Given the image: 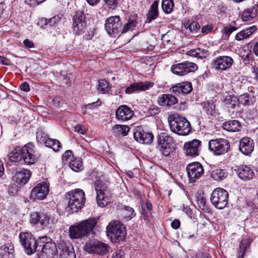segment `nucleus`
<instances>
[{"label":"nucleus","mask_w":258,"mask_h":258,"mask_svg":"<svg viewBox=\"0 0 258 258\" xmlns=\"http://www.w3.org/2000/svg\"><path fill=\"white\" fill-rule=\"evenodd\" d=\"M97 224V220L91 218L71 225L69 228V235L72 239H79L87 236L91 232Z\"/></svg>","instance_id":"obj_1"},{"label":"nucleus","mask_w":258,"mask_h":258,"mask_svg":"<svg viewBox=\"0 0 258 258\" xmlns=\"http://www.w3.org/2000/svg\"><path fill=\"white\" fill-rule=\"evenodd\" d=\"M37 248L39 258H57V249L55 244L47 236L39 237L37 239Z\"/></svg>","instance_id":"obj_2"},{"label":"nucleus","mask_w":258,"mask_h":258,"mask_svg":"<svg viewBox=\"0 0 258 258\" xmlns=\"http://www.w3.org/2000/svg\"><path fill=\"white\" fill-rule=\"evenodd\" d=\"M106 234L112 242H119L123 241L126 237V227L120 221L113 220L106 227Z\"/></svg>","instance_id":"obj_3"},{"label":"nucleus","mask_w":258,"mask_h":258,"mask_svg":"<svg viewBox=\"0 0 258 258\" xmlns=\"http://www.w3.org/2000/svg\"><path fill=\"white\" fill-rule=\"evenodd\" d=\"M66 198L69 200L68 208L72 212H77L81 210L84 207L86 201L85 192L80 188L68 192Z\"/></svg>","instance_id":"obj_4"},{"label":"nucleus","mask_w":258,"mask_h":258,"mask_svg":"<svg viewBox=\"0 0 258 258\" xmlns=\"http://www.w3.org/2000/svg\"><path fill=\"white\" fill-rule=\"evenodd\" d=\"M169 123L171 132L178 135L186 136L191 131L190 123L184 117L175 116Z\"/></svg>","instance_id":"obj_5"},{"label":"nucleus","mask_w":258,"mask_h":258,"mask_svg":"<svg viewBox=\"0 0 258 258\" xmlns=\"http://www.w3.org/2000/svg\"><path fill=\"white\" fill-rule=\"evenodd\" d=\"M85 249L89 253L98 255L97 258H107L109 251V246L107 244L97 240H90L87 242Z\"/></svg>","instance_id":"obj_6"},{"label":"nucleus","mask_w":258,"mask_h":258,"mask_svg":"<svg viewBox=\"0 0 258 258\" xmlns=\"http://www.w3.org/2000/svg\"><path fill=\"white\" fill-rule=\"evenodd\" d=\"M95 188L98 205L101 207H105L110 200L111 194L109 189L105 183L100 180L95 182Z\"/></svg>","instance_id":"obj_7"},{"label":"nucleus","mask_w":258,"mask_h":258,"mask_svg":"<svg viewBox=\"0 0 258 258\" xmlns=\"http://www.w3.org/2000/svg\"><path fill=\"white\" fill-rule=\"evenodd\" d=\"M229 194L224 189L217 188L211 194L210 201L212 204L218 209H223L227 205Z\"/></svg>","instance_id":"obj_8"},{"label":"nucleus","mask_w":258,"mask_h":258,"mask_svg":"<svg viewBox=\"0 0 258 258\" xmlns=\"http://www.w3.org/2000/svg\"><path fill=\"white\" fill-rule=\"evenodd\" d=\"M230 148L229 142L222 138L212 139L209 141V149L214 155H222L228 152Z\"/></svg>","instance_id":"obj_9"},{"label":"nucleus","mask_w":258,"mask_h":258,"mask_svg":"<svg viewBox=\"0 0 258 258\" xmlns=\"http://www.w3.org/2000/svg\"><path fill=\"white\" fill-rule=\"evenodd\" d=\"M73 33L76 35L84 34L87 29L86 15L83 11L76 12L73 18Z\"/></svg>","instance_id":"obj_10"},{"label":"nucleus","mask_w":258,"mask_h":258,"mask_svg":"<svg viewBox=\"0 0 258 258\" xmlns=\"http://www.w3.org/2000/svg\"><path fill=\"white\" fill-rule=\"evenodd\" d=\"M158 148L161 154L168 156L173 151V138L165 133H161L158 137Z\"/></svg>","instance_id":"obj_11"},{"label":"nucleus","mask_w":258,"mask_h":258,"mask_svg":"<svg viewBox=\"0 0 258 258\" xmlns=\"http://www.w3.org/2000/svg\"><path fill=\"white\" fill-rule=\"evenodd\" d=\"M19 239L21 245L28 254H32L36 251L37 240H35L32 234L28 232H21L19 234Z\"/></svg>","instance_id":"obj_12"},{"label":"nucleus","mask_w":258,"mask_h":258,"mask_svg":"<svg viewBox=\"0 0 258 258\" xmlns=\"http://www.w3.org/2000/svg\"><path fill=\"white\" fill-rule=\"evenodd\" d=\"M22 153L23 160L26 164L29 165L35 163L41 156L31 143H28L22 148Z\"/></svg>","instance_id":"obj_13"},{"label":"nucleus","mask_w":258,"mask_h":258,"mask_svg":"<svg viewBox=\"0 0 258 258\" xmlns=\"http://www.w3.org/2000/svg\"><path fill=\"white\" fill-rule=\"evenodd\" d=\"M122 23L118 16H111L105 21V29L108 34L112 37H115L121 30Z\"/></svg>","instance_id":"obj_14"},{"label":"nucleus","mask_w":258,"mask_h":258,"mask_svg":"<svg viewBox=\"0 0 258 258\" xmlns=\"http://www.w3.org/2000/svg\"><path fill=\"white\" fill-rule=\"evenodd\" d=\"M198 66L192 62L184 61L171 66V71L175 75L184 76L198 69Z\"/></svg>","instance_id":"obj_15"},{"label":"nucleus","mask_w":258,"mask_h":258,"mask_svg":"<svg viewBox=\"0 0 258 258\" xmlns=\"http://www.w3.org/2000/svg\"><path fill=\"white\" fill-rule=\"evenodd\" d=\"M186 170L190 182H195L204 173L203 167L199 162L189 164L186 167Z\"/></svg>","instance_id":"obj_16"},{"label":"nucleus","mask_w":258,"mask_h":258,"mask_svg":"<svg viewBox=\"0 0 258 258\" xmlns=\"http://www.w3.org/2000/svg\"><path fill=\"white\" fill-rule=\"evenodd\" d=\"M234 63L232 57L229 56H219L214 59L212 61V67L216 70H226L231 67Z\"/></svg>","instance_id":"obj_17"},{"label":"nucleus","mask_w":258,"mask_h":258,"mask_svg":"<svg viewBox=\"0 0 258 258\" xmlns=\"http://www.w3.org/2000/svg\"><path fill=\"white\" fill-rule=\"evenodd\" d=\"M49 191V186L46 183L37 184L32 190L30 199L33 200H43Z\"/></svg>","instance_id":"obj_18"},{"label":"nucleus","mask_w":258,"mask_h":258,"mask_svg":"<svg viewBox=\"0 0 258 258\" xmlns=\"http://www.w3.org/2000/svg\"><path fill=\"white\" fill-rule=\"evenodd\" d=\"M134 137L137 142L144 144H151L154 139L152 133L145 132L140 126L135 127Z\"/></svg>","instance_id":"obj_19"},{"label":"nucleus","mask_w":258,"mask_h":258,"mask_svg":"<svg viewBox=\"0 0 258 258\" xmlns=\"http://www.w3.org/2000/svg\"><path fill=\"white\" fill-rule=\"evenodd\" d=\"M234 171L238 177L244 181L252 179L254 175L253 169L250 167L245 165L237 166Z\"/></svg>","instance_id":"obj_20"},{"label":"nucleus","mask_w":258,"mask_h":258,"mask_svg":"<svg viewBox=\"0 0 258 258\" xmlns=\"http://www.w3.org/2000/svg\"><path fill=\"white\" fill-rule=\"evenodd\" d=\"M192 90V86L189 82H183L176 84L170 89V92L174 95L187 94Z\"/></svg>","instance_id":"obj_21"},{"label":"nucleus","mask_w":258,"mask_h":258,"mask_svg":"<svg viewBox=\"0 0 258 258\" xmlns=\"http://www.w3.org/2000/svg\"><path fill=\"white\" fill-rule=\"evenodd\" d=\"M134 111L126 105L119 106L115 111L116 119L123 121L131 119L134 116Z\"/></svg>","instance_id":"obj_22"},{"label":"nucleus","mask_w":258,"mask_h":258,"mask_svg":"<svg viewBox=\"0 0 258 258\" xmlns=\"http://www.w3.org/2000/svg\"><path fill=\"white\" fill-rule=\"evenodd\" d=\"M201 147V142L198 140L185 143L184 145L185 153L187 156H197L199 153V149Z\"/></svg>","instance_id":"obj_23"},{"label":"nucleus","mask_w":258,"mask_h":258,"mask_svg":"<svg viewBox=\"0 0 258 258\" xmlns=\"http://www.w3.org/2000/svg\"><path fill=\"white\" fill-rule=\"evenodd\" d=\"M253 149L254 143L251 138L246 137L240 140L239 150L243 155H250Z\"/></svg>","instance_id":"obj_24"},{"label":"nucleus","mask_w":258,"mask_h":258,"mask_svg":"<svg viewBox=\"0 0 258 258\" xmlns=\"http://www.w3.org/2000/svg\"><path fill=\"white\" fill-rule=\"evenodd\" d=\"M153 85V83L148 81L134 83L127 87L125 91L126 94H132L136 91H143L152 87Z\"/></svg>","instance_id":"obj_25"},{"label":"nucleus","mask_w":258,"mask_h":258,"mask_svg":"<svg viewBox=\"0 0 258 258\" xmlns=\"http://www.w3.org/2000/svg\"><path fill=\"white\" fill-rule=\"evenodd\" d=\"M31 172L29 169H22L17 172L13 177V180L19 184H25L29 180Z\"/></svg>","instance_id":"obj_26"},{"label":"nucleus","mask_w":258,"mask_h":258,"mask_svg":"<svg viewBox=\"0 0 258 258\" xmlns=\"http://www.w3.org/2000/svg\"><path fill=\"white\" fill-rule=\"evenodd\" d=\"M258 14V0H254L251 7L245 10L242 15V19L247 21L250 19L255 18Z\"/></svg>","instance_id":"obj_27"},{"label":"nucleus","mask_w":258,"mask_h":258,"mask_svg":"<svg viewBox=\"0 0 258 258\" xmlns=\"http://www.w3.org/2000/svg\"><path fill=\"white\" fill-rule=\"evenodd\" d=\"M158 102L160 106L170 107L176 104L178 102V100L172 94H162L159 98Z\"/></svg>","instance_id":"obj_28"},{"label":"nucleus","mask_w":258,"mask_h":258,"mask_svg":"<svg viewBox=\"0 0 258 258\" xmlns=\"http://www.w3.org/2000/svg\"><path fill=\"white\" fill-rule=\"evenodd\" d=\"M14 247L10 244H6L0 247L1 258H14Z\"/></svg>","instance_id":"obj_29"},{"label":"nucleus","mask_w":258,"mask_h":258,"mask_svg":"<svg viewBox=\"0 0 258 258\" xmlns=\"http://www.w3.org/2000/svg\"><path fill=\"white\" fill-rule=\"evenodd\" d=\"M222 127L228 132H235L240 131L241 124L236 120H230L223 123Z\"/></svg>","instance_id":"obj_30"},{"label":"nucleus","mask_w":258,"mask_h":258,"mask_svg":"<svg viewBox=\"0 0 258 258\" xmlns=\"http://www.w3.org/2000/svg\"><path fill=\"white\" fill-rule=\"evenodd\" d=\"M22 148L17 147L12 150L8 155L9 160L12 162H19L23 160Z\"/></svg>","instance_id":"obj_31"},{"label":"nucleus","mask_w":258,"mask_h":258,"mask_svg":"<svg viewBox=\"0 0 258 258\" xmlns=\"http://www.w3.org/2000/svg\"><path fill=\"white\" fill-rule=\"evenodd\" d=\"M137 24V15H131L127 23L125 24L121 30V33H125L130 31H133Z\"/></svg>","instance_id":"obj_32"},{"label":"nucleus","mask_w":258,"mask_h":258,"mask_svg":"<svg viewBox=\"0 0 258 258\" xmlns=\"http://www.w3.org/2000/svg\"><path fill=\"white\" fill-rule=\"evenodd\" d=\"M158 2L155 1L151 6L147 15L146 23H150L157 18L158 16Z\"/></svg>","instance_id":"obj_33"},{"label":"nucleus","mask_w":258,"mask_h":258,"mask_svg":"<svg viewBox=\"0 0 258 258\" xmlns=\"http://www.w3.org/2000/svg\"><path fill=\"white\" fill-rule=\"evenodd\" d=\"M256 30L255 26L244 29L235 36V39L238 41L248 38Z\"/></svg>","instance_id":"obj_34"},{"label":"nucleus","mask_w":258,"mask_h":258,"mask_svg":"<svg viewBox=\"0 0 258 258\" xmlns=\"http://www.w3.org/2000/svg\"><path fill=\"white\" fill-rule=\"evenodd\" d=\"M187 55L198 58H205L209 55V53L207 50L198 48L195 49H191L186 52Z\"/></svg>","instance_id":"obj_35"},{"label":"nucleus","mask_w":258,"mask_h":258,"mask_svg":"<svg viewBox=\"0 0 258 258\" xmlns=\"http://www.w3.org/2000/svg\"><path fill=\"white\" fill-rule=\"evenodd\" d=\"M228 175V173L224 169H217L211 173V177L216 181H220L224 179Z\"/></svg>","instance_id":"obj_36"},{"label":"nucleus","mask_w":258,"mask_h":258,"mask_svg":"<svg viewBox=\"0 0 258 258\" xmlns=\"http://www.w3.org/2000/svg\"><path fill=\"white\" fill-rule=\"evenodd\" d=\"M130 131L127 125L116 124L112 127V132L117 135L125 136Z\"/></svg>","instance_id":"obj_37"},{"label":"nucleus","mask_w":258,"mask_h":258,"mask_svg":"<svg viewBox=\"0 0 258 258\" xmlns=\"http://www.w3.org/2000/svg\"><path fill=\"white\" fill-rule=\"evenodd\" d=\"M59 258H76V254L74 250H70L68 247L61 246Z\"/></svg>","instance_id":"obj_38"},{"label":"nucleus","mask_w":258,"mask_h":258,"mask_svg":"<svg viewBox=\"0 0 258 258\" xmlns=\"http://www.w3.org/2000/svg\"><path fill=\"white\" fill-rule=\"evenodd\" d=\"M45 145L47 147L53 149L55 151H57L61 148V143L56 139H52L48 138L45 141Z\"/></svg>","instance_id":"obj_39"},{"label":"nucleus","mask_w":258,"mask_h":258,"mask_svg":"<svg viewBox=\"0 0 258 258\" xmlns=\"http://www.w3.org/2000/svg\"><path fill=\"white\" fill-rule=\"evenodd\" d=\"M54 222V220L51 218L47 213H41L39 223L44 227H46Z\"/></svg>","instance_id":"obj_40"},{"label":"nucleus","mask_w":258,"mask_h":258,"mask_svg":"<svg viewBox=\"0 0 258 258\" xmlns=\"http://www.w3.org/2000/svg\"><path fill=\"white\" fill-rule=\"evenodd\" d=\"M111 87L109 83L105 80H101L99 81L98 90L102 94L108 93Z\"/></svg>","instance_id":"obj_41"},{"label":"nucleus","mask_w":258,"mask_h":258,"mask_svg":"<svg viewBox=\"0 0 258 258\" xmlns=\"http://www.w3.org/2000/svg\"><path fill=\"white\" fill-rule=\"evenodd\" d=\"M249 244L248 241L246 239H243L241 240L239 244V247L238 249V258H243L244 256V254L245 252L247 249L249 247Z\"/></svg>","instance_id":"obj_42"},{"label":"nucleus","mask_w":258,"mask_h":258,"mask_svg":"<svg viewBox=\"0 0 258 258\" xmlns=\"http://www.w3.org/2000/svg\"><path fill=\"white\" fill-rule=\"evenodd\" d=\"M70 168L74 171L78 172L83 169L82 161L80 159H75L69 161Z\"/></svg>","instance_id":"obj_43"},{"label":"nucleus","mask_w":258,"mask_h":258,"mask_svg":"<svg viewBox=\"0 0 258 258\" xmlns=\"http://www.w3.org/2000/svg\"><path fill=\"white\" fill-rule=\"evenodd\" d=\"M196 201L199 207L203 210L208 209L206 200L204 194L198 193L196 196Z\"/></svg>","instance_id":"obj_44"},{"label":"nucleus","mask_w":258,"mask_h":258,"mask_svg":"<svg viewBox=\"0 0 258 258\" xmlns=\"http://www.w3.org/2000/svg\"><path fill=\"white\" fill-rule=\"evenodd\" d=\"M174 3L173 0H163L162 3V8L163 11L167 13H170L173 10Z\"/></svg>","instance_id":"obj_45"},{"label":"nucleus","mask_w":258,"mask_h":258,"mask_svg":"<svg viewBox=\"0 0 258 258\" xmlns=\"http://www.w3.org/2000/svg\"><path fill=\"white\" fill-rule=\"evenodd\" d=\"M122 212L127 220H131L136 216L134 209L128 206H125L123 209Z\"/></svg>","instance_id":"obj_46"},{"label":"nucleus","mask_w":258,"mask_h":258,"mask_svg":"<svg viewBox=\"0 0 258 258\" xmlns=\"http://www.w3.org/2000/svg\"><path fill=\"white\" fill-rule=\"evenodd\" d=\"M184 26L186 29H189L191 32H196L200 28L199 24L195 21L191 23H189V21L185 22L184 23Z\"/></svg>","instance_id":"obj_47"},{"label":"nucleus","mask_w":258,"mask_h":258,"mask_svg":"<svg viewBox=\"0 0 258 258\" xmlns=\"http://www.w3.org/2000/svg\"><path fill=\"white\" fill-rule=\"evenodd\" d=\"M244 106H248L250 105L251 101V97L248 94H244L238 97L237 98V101Z\"/></svg>","instance_id":"obj_48"},{"label":"nucleus","mask_w":258,"mask_h":258,"mask_svg":"<svg viewBox=\"0 0 258 258\" xmlns=\"http://www.w3.org/2000/svg\"><path fill=\"white\" fill-rule=\"evenodd\" d=\"M141 206L142 207V212H149L150 215L151 216L152 214L153 206L152 204L148 201H142L141 202Z\"/></svg>","instance_id":"obj_49"},{"label":"nucleus","mask_w":258,"mask_h":258,"mask_svg":"<svg viewBox=\"0 0 258 258\" xmlns=\"http://www.w3.org/2000/svg\"><path fill=\"white\" fill-rule=\"evenodd\" d=\"M61 19V16L56 15L54 17L48 19V25L49 27H56L58 25V23L60 22Z\"/></svg>","instance_id":"obj_50"},{"label":"nucleus","mask_w":258,"mask_h":258,"mask_svg":"<svg viewBox=\"0 0 258 258\" xmlns=\"http://www.w3.org/2000/svg\"><path fill=\"white\" fill-rule=\"evenodd\" d=\"M236 102L237 98L234 96H227L224 99L225 104L229 105L232 108L235 107Z\"/></svg>","instance_id":"obj_51"},{"label":"nucleus","mask_w":258,"mask_h":258,"mask_svg":"<svg viewBox=\"0 0 258 258\" xmlns=\"http://www.w3.org/2000/svg\"><path fill=\"white\" fill-rule=\"evenodd\" d=\"M101 104V102L100 99H98L97 101L83 105L82 106V109H94L100 106Z\"/></svg>","instance_id":"obj_52"},{"label":"nucleus","mask_w":258,"mask_h":258,"mask_svg":"<svg viewBox=\"0 0 258 258\" xmlns=\"http://www.w3.org/2000/svg\"><path fill=\"white\" fill-rule=\"evenodd\" d=\"M74 158L73 152L71 150H67L62 155V160L63 162H69Z\"/></svg>","instance_id":"obj_53"},{"label":"nucleus","mask_w":258,"mask_h":258,"mask_svg":"<svg viewBox=\"0 0 258 258\" xmlns=\"http://www.w3.org/2000/svg\"><path fill=\"white\" fill-rule=\"evenodd\" d=\"M152 217V215L151 216L149 212H142V218L144 220L146 225H151V219Z\"/></svg>","instance_id":"obj_54"},{"label":"nucleus","mask_w":258,"mask_h":258,"mask_svg":"<svg viewBox=\"0 0 258 258\" xmlns=\"http://www.w3.org/2000/svg\"><path fill=\"white\" fill-rule=\"evenodd\" d=\"M41 213L38 212H33L31 215V222L34 224H37L40 222Z\"/></svg>","instance_id":"obj_55"},{"label":"nucleus","mask_w":258,"mask_h":258,"mask_svg":"<svg viewBox=\"0 0 258 258\" xmlns=\"http://www.w3.org/2000/svg\"><path fill=\"white\" fill-rule=\"evenodd\" d=\"M37 24L42 29H45L49 27L48 19L44 18L40 19Z\"/></svg>","instance_id":"obj_56"},{"label":"nucleus","mask_w":258,"mask_h":258,"mask_svg":"<svg viewBox=\"0 0 258 258\" xmlns=\"http://www.w3.org/2000/svg\"><path fill=\"white\" fill-rule=\"evenodd\" d=\"M159 112L160 109L156 106H151L148 109V114L152 116L158 114Z\"/></svg>","instance_id":"obj_57"},{"label":"nucleus","mask_w":258,"mask_h":258,"mask_svg":"<svg viewBox=\"0 0 258 258\" xmlns=\"http://www.w3.org/2000/svg\"><path fill=\"white\" fill-rule=\"evenodd\" d=\"M105 4L110 9H114L117 5V0H104Z\"/></svg>","instance_id":"obj_58"},{"label":"nucleus","mask_w":258,"mask_h":258,"mask_svg":"<svg viewBox=\"0 0 258 258\" xmlns=\"http://www.w3.org/2000/svg\"><path fill=\"white\" fill-rule=\"evenodd\" d=\"M236 29L237 28L234 26H228L224 28V31L225 34L229 36L231 33L235 31Z\"/></svg>","instance_id":"obj_59"},{"label":"nucleus","mask_w":258,"mask_h":258,"mask_svg":"<svg viewBox=\"0 0 258 258\" xmlns=\"http://www.w3.org/2000/svg\"><path fill=\"white\" fill-rule=\"evenodd\" d=\"M112 258H125L124 252L122 250H117L112 254Z\"/></svg>","instance_id":"obj_60"},{"label":"nucleus","mask_w":258,"mask_h":258,"mask_svg":"<svg viewBox=\"0 0 258 258\" xmlns=\"http://www.w3.org/2000/svg\"><path fill=\"white\" fill-rule=\"evenodd\" d=\"M75 131L82 135H85L86 133V130L85 127L81 126V125H77L75 126Z\"/></svg>","instance_id":"obj_61"},{"label":"nucleus","mask_w":258,"mask_h":258,"mask_svg":"<svg viewBox=\"0 0 258 258\" xmlns=\"http://www.w3.org/2000/svg\"><path fill=\"white\" fill-rule=\"evenodd\" d=\"M18 188L15 184H13L9 188V192L10 195L14 196L18 192Z\"/></svg>","instance_id":"obj_62"},{"label":"nucleus","mask_w":258,"mask_h":258,"mask_svg":"<svg viewBox=\"0 0 258 258\" xmlns=\"http://www.w3.org/2000/svg\"><path fill=\"white\" fill-rule=\"evenodd\" d=\"M20 88L22 91L26 92H28L30 91L29 84L26 82L21 84Z\"/></svg>","instance_id":"obj_63"},{"label":"nucleus","mask_w":258,"mask_h":258,"mask_svg":"<svg viewBox=\"0 0 258 258\" xmlns=\"http://www.w3.org/2000/svg\"><path fill=\"white\" fill-rule=\"evenodd\" d=\"M180 225V222L179 220L178 219L174 220L171 224V226L172 228L174 229H178Z\"/></svg>","instance_id":"obj_64"}]
</instances>
